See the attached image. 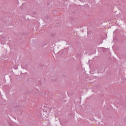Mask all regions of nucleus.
Here are the masks:
<instances>
[{
    "label": "nucleus",
    "mask_w": 126,
    "mask_h": 126,
    "mask_svg": "<svg viewBox=\"0 0 126 126\" xmlns=\"http://www.w3.org/2000/svg\"><path fill=\"white\" fill-rule=\"evenodd\" d=\"M38 118L43 119H47L48 118V112L47 111H43L41 113V115L38 116Z\"/></svg>",
    "instance_id": "1"
}]
</instances>
